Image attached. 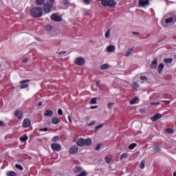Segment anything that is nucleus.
Segmentation results:
<instances>
[{"instance_id": "1", "label": "nucleus", "mask_w": 176, "mask_h": 176, "mask_svg": "<svg viewBox=\"0 0 176 176\" xmlns=\"http://www.w3.org/2000/svg\"><path fill=\"white\" fill-rule=\"evenodd\" d=\"M30 14L32 17L39 19V17H42L43 15V10L41 7L33 8L30 10Z\"/></svg>"}, {"instance_id": "2", "label": "nucleus", "mask_w": 176, "mask_h": 176, "mask_svg": "<svg viewBox=\"0 0 176 176\" xmlns=\"http://www.w3.org/2000/svg\"><path fill=\"white\" fill-rule=\"evenodd\" d=\"M78 146H90L92 144L91 139H83V138H80L76 142Z\"/></svg>"}, {"instance_id": "3", "label": "nucleus", "mask_w": 176, "mask_h": 176, "mask_svg": "<svg viewBox=\"0 0 176 176\" xmlns=\"http://www.w3.org/2000/svg\"><path fill=\"white\" fill-rule=\"evenodd\" d=\"M54 3V0H49V1L47 3H45V5L43 6L44 14H47V13H50V11L53 8Z\"/></svg>"}, {"instance_id": "4", "label": "nucleus", "mask_w": 176, "mask_h": 176, "mask_svg": "<svg viewBox=\"0 0 176 176\" xmlns=\"http://www.w3.org/2000/svg\"><path fill=\"white\" fill-rule=\"evenodd\" d=\"M102 6H105L106 8H114L116 6V1L115 0H105L103 1Z\"/></svg>"}, {"instance_id": "5", "label": "nucleus", "mask_w": 176, "mask_h": 176, "mask_svg": "<svg viewBox=\"0 0 176 176\" xmlns=\"http://www.w3.org/2000/svg\"><path fill=\"white\" fill-rule=\"evenodd\" d=\"M166 16L168 17L169 16H169L168 18H166L165 19L166 24H170V23H173V22L175 23V21H176V14H168Z\"/></svg>"}, {"instance_id": "6", "label": "nucleus", "mask_w": 176, "mask_h": 176, "mask_svg": "<svg viewBox=\"0 0 176 176\" xmlns=\"http://www.w3.org/2000/svg\"><path fill=\"white\" fill-rule=\"evenodd\" d=\"M74 64L76 65H78L79 67H82L86 64V60H85V58L83 57H78L74 60Z\"/></svg>"}, {"instance_id": "7", "label": "nucleus", "mask_w": 176, "mask_h": 176, "mask_svg": "<svg viewBox=\"0 0 176 176\" xmlns=\"http://www.w3.org/2000/svg\"><path fill=\"white\" fill-rule=\"evenodd\" d=\"M51 148L54 152H60L61 151V145L58 143H52Z\"/></svg>"}, {"instance_id": "8", "label": "nucleus", "mask_w": 176, "mask_h": 176, "mask_svg": "<svg viewBox=\"0 0 176 176\" xmlns=\"http://www.w3.org/2000/svg\"><path fill=\"white\" fill-rule=\"evenodd\" d=\"M139 6L141 8H145L146 6H149V0H140Z\"/></svg>"}, {"instance_id": "9", "label": "nucleus", "mask_w": 176, "mask_h": 176, "mask_svg": "<svg viewBox=\"0 0 176 176\" xmlns=\"http://www.w3.org/2000/svg\"><path fill=\"white\" fill-rule=\"evenodd\" d=\"M51 20H52V21H61V16H60L58 14L54 13L51 16Z\"/></svg>"}, {"instance_id": "10", "label": "nucleus", "mask_w": 176, "mask_h": 176, "mask_svg": "<svg viewBox=\"0 0 176 176\" xmlns=\"http://www.w3.org/2000/svg\"><path fill=\"white\" fill-rule=\"evenodd\" d=\"M23 126L25 129L30 127V126H31V120L28 118H25L23 121Z\"/></svg>"}, {"instance_id": "11", "label": "nucleus", "mask_w": 176, "mask_h": 176, "mask_svg": "<svg viewBox=\"0 0 176 176\" xmlns=\"http://www.w3.org/2000/svg\"><path fill=\"white\" fill-rule=\"evenodd\" d=\"M78 151H79V148L77 146H73L69 148V153L75 155V153H78Z\"/></svg>"}, {"instance_id": "12", "label": "nucleus", "mask_w": 176, "mask_h": 176, "mask_svg": "<svg viewBox=\"0 0 176 176\" xmlns=\"http://www.w3.org/2000/svg\"><path fill=\"white\" fill-rule=\"evenodd\" d=\"M150 67L151 69H156L157 68V58H155L153 59Z\"/></svg>"}, {"instance_id": "13", "label": "nucleus", "mask_w": 176, "mask_h": 176, "mask_svg": "<svg viewBox=\"0 0 176 176\" xmlns=\"http://www.w3.org/2000/svg\"><path fill=\"white\" fill-rule=\"evenodd\" d=\"M14 116H16L19 120L24 118L23 115V112H20V111L17 110L14 112Z\"/></svg>"}, {"instance_id": "14", "label": "nucleus", "mask_w": 176, "mask_h": 176, "mask_svg": "<svg viewBox=\"0 0 176 176\" xmlns=\"http://www.w3.org/2000/svg\"><path fill=\"white\" fill-rule=\"evenodd\" d=\"M163 115L160 113H157L154 116L151 117L152 122H156V120H159V119H162Z\"/></svg>"}, {"instance_id": "15", "label": "nucleus", "mask_w": 176, "mask_h": 176, "mask_svg": "<svg viewBox=\"0 0 176 176\" xmlns=\"http://www.w3.org/2000/svg\"><path fill=\"white\" fill-rule=\"evenodd\" d=\"M116 50V47L115 45H109L107 47V51L109 53H112V52H115Z\"/></svg>"}, {"instance_id": "16", "label": "nucleus", "mask_w": 176, "mask_h": 176, "mask_svg": "<svg viewBox=\"0 0 176 176\" xmlns=\"http://www.w3.org/2000/svg\"><path fill=\"white\" fill-rule=\"evenodd\" d=\"M163 69H164V64L160 63L157 67L158 74H162V72H163Z\"/></svg>"}, {"instance_id": "17", "label": "nucleus", "mask_w": 176, "mask_h": 176, "mask_svg": "<svg viewBox=\"0 0 176 176\" xmlns=\"http://www.w3.org/2000/svg\"><path fill=\"white\" fill-rule=\"evenodd\" d=\"M134 52V50L133 48H129L126 51L125 56L126 57H129V56H131L133 54V52Z\"/></svg>"}, {"instance_id": "18", "label": "nucleus", "mask_w": 176, "mask_h": 176, "mask_svg": "<svg viewBox=\"0 0 176 176\" xmlns=\"http://www.w3.org/2000/svg\"><path fill=\"white\" fill-rule=\"evenodd\" d=\"M60 122H61V120L57 117H54L52 119V122L53 123V124H58Z\"/></svg>"}, {"instance_id": "19", "label": "nucleus", "mask_w": 176, "mask_h": 176, "mask_svg": "<svg viewBox=\"0 0 176 176\" xmlns=\"http://www.w3.org/2000/svg\"><path fill=\"white\" fill-rule=\"evenodd\" d=\"M83 171V168L81 166H76L74 169V173H82Z\"/></svg>"}, {"instance_id": "20", "label": "nucleus", "mask_w": 176, "mask_h": 176, "mask_svg": "<svg viewBox=\"0 0 176 176\" xmlns=\"http://www.w3.org/2000/svg\"><path fill=\"white\" fill-rule=\"evenodd\" d=\"M45 116H47V117L53 116V111L46 110L45 113Z\"/></svg>"}, {"instance_id": "21", "label": "nucleus", "mask_w": 176, "mask_h": 176, "mask_svg": "<svg viewBox=\"0 0 176 176\" xmlns=\"http://www.w3.org/2000/svg\"><path fill=\"white\" fill-rule=\"evenodd\" d=\"M105 38H107V39H109L110 36H111V28L108 29L107 31L106 32L105 34H104Z\"/></svg>"}, {"instance_id": "22", "label": "nucleus", "mask_w": 176, "mask_h": 176, "mask_svg": "<svg viewBox=\"0 0 176 176\" xmlns=\"http://www.w3.org/2000/svg\"><path fill=\"white\" fill-rule=\"evenodd\" d=\"M83 14L85 16H91V10H83Z\"/></svg>"}, {"instance_id": "23", "label": "nucleus", "mask_w": 176, "mask_h": 176, "mask_svg": "<svg viewBox=\"0 0 176 176\" xmlns=\"http://www.w3.org/2000/svg\"><path fill=\"white\" fill-rule=\"evenodd\" d=\"M133 89H137L140 87V84H138V82H133L131 85Z\"/></svg>"}, {"instance_id": "24", "label": "nucleus", "mask_w": 176, "mask_h": 176, "mask_svg": "<svg viewBox=\"0 0 176 176\" xmlns=\"http://www.w3.org/2000/svg\"><path fill=\"white\" fill-rule=\"evenodd\" d=\"M127 157H129V153H124L120 155V159L122 160V159H127Z\"/></svg>"}, {"instance_id": "25", "label": "nucleus", "mask_w": 176, "mask_h": 176, "mask_svg": "<svg viewBox=\"0 0 176 176\" xmlns=\"http://www.w3.org/2000/svg\"><path fill=\"white\" fill-rule=\"evenodd\" d=\"M164 62L165 63L166 65H168V64H171V63H173V58H169L165 59Z\"/></svg>"}, {"instance_id": "26", "label": "nucleus", "mask_w": 176, "mask_h": 176, "mask_svg": "<svg viewBox=\"0 0 176 176\" xmlns=\"http://www.w3.org/2000/svg\"><path fill=\"white\" fill-rule=\"evenodd\" d=\"M165 133L166 134H173V133H174V129H173L171 128H168V129H165Z\"/></svg>"}, {"instance_id": "27", "label": "nucleus", "mask_w": 176, "mask_h": 176, "mask_svg": "<svg viewBox=\"0 0 176 176\" xmlns=\"http://www.w3.org/2000/svg\"><path fill=\"white\" fill-rule=\"evenodd\" d=\"M36 3L38 6H42L45 3V0H36Z\"/></svg>"}, {"instance_id": "28", "label": "nucleus", "mask_w": 176, "mask_h": 176, "mask_svg": "<svg viewBox=\"0 0 176 176\" xmlns=\"http://www.w3.org/2000/svg\"><path fill=\"white\" fill-rule=\"evenodd\" d=\"M109 68V65L108 63H105L101 65L100 69H108Z\"/></svg>"}, {"instance_id": "29", "label": "nucleus", "mask_w": 176, "mask_h": 176, "mask_svg": "<svg viewBox=\"0 0 176 176\" xmlns=\"http://www.w3.org/2000/svg\"><path fill=\"white\" fill-rule=\"evenodd\" d=\"M138 100V98H137V97L133 98L130 101L131 105H134V104H136V102H137Z\"/></svg>"}, {"instance_id": "30", "label": "nucleus", "mask_w": 176, "mask_h": 176, "mask_svg": "<svg viewBox=\"0 0 176 176\" xmlns=\"http://www.w3.org/2000/svg\"><path fill=\"white\" fill-rule=\"evenodd\" d=\"M21 141H22L23 142H25V141H27V140H28V136H27V134L23 135V137L20 138Z\"/></svg>"}, {"instance_id": "31", "label": "nucleus", "mask_w": 176, "mask_h": 176, "mask_svg": "<svg viewBox=\"0 0 176 176\" xmlns=\"http://www.w3.org/2000/svg\"><path fill=\"white\" fill-rule=\"evenodd\" d=\"M7 176H17V173L14 171L7 172Z\"/></svg>"}, {"instance_id": "32", "label": "nucleus", "mask_w": 176, "mask_h": 176, "mask_svg": "<svg viewBox=\"0 0 176 176\" xmlns=\"http://www.w3.org/2000/svg\"><path fill=\"white\" fill-rule=\"evenodd\" d=\"M135 146H137V143H132L129 146V149H130V151H133Z\"/></svg>"}, {"instance_id": "33", "label": "nucleus", "mask_w": 176, "mask_h": 176, "mask_svg": "<svg viewBox=\"0 0 176 176\" xmlns=\"http://www.w3.org/2000/svg\"><path fill=\"white\" fill-rule=\"evenodd\" d=\"M104 127V124H101L95 127V133H97V131H98V130H100V129Z\"/></svg>"}, {"instance_id": "34", "label": "nucleus", "mask_w": 176, "mask_h": 176, "mask_svg": "<svg viewBox=\"0 0 176 176\" xmlns=\"http://www.w3.org/2000/svg\"><path fill=\"white\" fill-rule=\"evenodd\" d=\"M60 140V137L59 136H54V138H52V142H57V141Z\"/></svg>"}, {"instance_id": "35", "label": "nucleus", "mask_w": 176, "mask_h": 176, "mask_svg": "<svg viewBox=\"0 0 176 176\" xmlns=\"http://www.w3.org/2000/svg\"><path fill=\"white\" fill-rule=\"evenodd\" d=\"M153 148V150L155 151V152H160V146L157 145H154Z\"/></svg>"}, {"instance_id": "36", "label": "nucleus", "mask_w": 176, "mask_h": 176, "mask_svg": "<svg viewBox=\"0 0 176 176\" xmlns=\"http://www.w3.org/2000/svg\"><path fill=\"white\" fill-rule=\"evenodd\" d=\"M140 168L144 170L145 168V160H143L140 163Z\"/></svg>"}, {"instance_id": "37", "label": "nucleus", "mask_w": 176, "mask_h": 176, "mask_svg": "<svg viewBox=\"0 0 176 176\" xmlns=\"http://www.w3.org/2000/svg\"><path fill=\"white\" fill-rule=\"evenodd\" d=\"M28 82H31V80L26 79V80H22L19 82L21 85H24V83H28Z\"/></svg>"}, {"instance_id": "38", "label": "nucleus", "mask_w": 176, "mask_h": 176, "mask_svg": "<svg viewBox=\"0 0 176 176\" xmlns=\"http://www.w3.org/2000/svg\"><path fill=\"white\" fill-rule=\"evenodd\" d=\"M45 30L46 31H52V30H53V26L47 25L45 26Z\"/></svg>"}, {"instance_id": "39", "label": "nucleus", "mask_w": 176, "mask_h": 176, "mask_svg": "<svg viewBox=\"0 0 176 176\" xmlns=\"http://www.w3.org/2000/svg\"><path fill=\"white\" fill-rule=\"evenodd\" d=\"M16 168H18V170H20L21 171H23V170H24V168H23V166H21V165L19 164H16L15 165Z\"/></svg>"}, {"instance_id": "40", "label": "nucleus", "mask_w": 176, "mask_h": 176, "mask_svg": "<svg viewBox=\"0 0 176 176\" xmlns=\"http://www.w3.org/2000/svg\"><path fill=\"white\" fill-rule=\"evenodd\" d=\"M114 105H115V103H113V102H109L107 104V108L109 109H111Z\"/></svg>"}, {"instance_id": "41", "label": "nucleus", "mask_w": 176, "mask_h": 176, "mask_svg": "<svg viewBox=\"0 0 176 176\" xmlns=\"http://www.w3.org/2000/svg\"><path fill=\"white\" fill-rule=\"evenodd\" d=\"M90 104H97V98H93L91 100Z\"/></svg>"}, {"instance_id": "42", "label": "nucleus", "mask_w": 176, "mask_h": 176, "mask_svg": "<svg viewBox=\"0 0 176 176\" xmlns=\"http://www.w3.org/2000/svg\"><path fill=\"white\" fill-rule=\"evenodd\" d=\"M29 86L30 85L28 84H23L21 85L20 89H27Z\"/></svg>"}, {"instance_id": "43", "label": "nucleus", "mask_w": 176, "mask_h": 176, "mask_svg": "<svg viewBox=\"0 0 176 176\" xmlns=\"http://www.w3.org/2000/svg\"><path fill=\"white\" fill-rule=\"evenodd\" d=\"M103 145H104L103 144H99L95 148V149H96V151H100L101 146H102Z\"/></svg>"}, {"instance_id": "44", "label": "nucleus", "mask_w": 176, "mask_h": 176, "mask_svg": "<svg viewBox=\"0 0 176 176\" xmlns=\"http://www.w3.org/2000/svg\"><path fill=\"white\" fill-rule=\"evenodd\" d=\"M140 79L141 80H148V77H146V76H141Z\"/></svg>"}, {"instance_id": "45", "label": "nucleus", "mask_w": 176, "mask_h": 176, "mask_svg": "<svg viewBox=\"0 0 176 176\" xmlns=\"http://www.w3.org/2000/svg\"><path fill=\"white\" fill-rule=\"evenodd\" d=\"M85 5H90V1L91 0H82Z\"/></svg>"}, {"instance_id": "46", "label": "nucleus", "mask_w": 176, "mask_h": 176, "mask_svg": "<svg viewBox=\"0 0 176 176\" xmlns=\"http://www.w3.org/2000/svg\"><path fill=\"white\" fill-rule=\"evenodd\" d=\"M105 161L107 162V163H108V164H109V163L112 162V160L111 158L105 157Z\"/></svg>"}, {"instance_id": "47", "label": "nucleus", "mask_w": 176, "mask_h": 176, "mask_svg": "<svg viewBox=\"0 0 176 176\" xmlns=\"http://www.w3.org/2000/svg\"><path fill=\"white\" fill-rule=\"evenodd\" d=\"M58 54H60V56H63L64 54H67V52L66 51H61V52H58Z\"/></svg>"}, {"instance_id": "48", "label": "nucleus", "mask_w": 176, "mask_h": 176, "mask_svg": "<svg viewBox=\"0 0 176 176\" xmlns=\"http://www.w3.org/2000/svg\"><path fill=\"white\" fill-rule=\"evenodd\" d=\"M96 86H97L98 87H101V81L98 80V81L96 82Z\"/></svg>"}, {"instance_id": "49", "label": "nucleus", "mask_w": 176, "mask_h": 176, "mask_svg": "<svg viewBox=\"0 0 176 176\" xmlns=\"http://www.w3.org/2000/svg\"><path fill=\"white\" fill-rule=\"evenodd\" d=\"M58 113L60 116H61V115H63V110L61 109H59L58 110Z\"/></svg>"}, {"instance_id": "50", "label": "nucleus", "mask_w": 176, "mask_h": 176, "mask_svg": "<svg viewBox=\"0 0 176 176\" xmlns=\"http://www.w3.org/2000/svg\"><path fill=\"white\" fill-rule=\"evenodd\" d=\"M162 102H165L166 105H168L171 102L170 100H162Z\"/></svg>"}, {"instance_id": "51", "label": "nucleus", "mask_w": 176, "mask_h": 176, "mask_svg": "<svg viewBox=\"0 0 176 176\" xmlns=\"http://www.w3.org/2000/svg\"><path fill=\"white\" fill-rule=\"evenodd\" d=\"M0 126L5 127V122H3V121H0Z\"/></svg>"}, {"instance_id": "52", "label": "nucleus", "mask_w": 176, "mask_h": 176, "mask_svg": "<svg viewBox=\"0 0 176 176\" xmlns=\"http://www.w3.org/2000/svg\"><path fill=\"white\" fill-rule=\"evenodd\" d=\"M151 105H160V102H151Z\"/></svg>"}, {"instance_id": "53", "label": "nucleus", "mask_w": 176, "mask_h": 176, "mask_svg": "<svg viewBox=\"0 0 176 176\" xmlns=\"http://www.w3.org/2000/svg\"><path fill=\"white\" fill-rule=\"evenodd\" d=\"M68 120H69V123L72 124V120L71 119V116H68Z\"/></svg>"}, {"instance_id": "54", "label": "nucleus", "mask_w": 176, "mask_h": 176, "mask_svg": "<svg viewBox=\"0 0 176 176\" xmlns=\"http://www.w3.org/2000/svg\"><path fill=\"white\" fill-rule=\"evenodd\" d=\"M40 130H41V131H47L49 130V129L43 128V129H41Z\"/></svg>"}, {"instance_id": "55", "label": "nucleus", "mask_w": 176, "mask_h": 176, "mask_svg": "<svg viewBox=\"0 0 176 176\" xmlns=\"http://www.w3.org/2000/svg\"><path fill=\"white\" fill-rule=\"evenodd\" d=\"M98 108V106H91V109H97Z\"/></svg>"}, {"instance_id": "56", "label": "nucleus", "mask_w": 176, "mask_h": 176, "mask_svg": "<svg viewBox=\"0 0 176 176\" xmlns=\"http://www.w3.org/2000/svg\"><path fill=\"white\" fill-rule=\"evenodd\" d=\"M23 63H28V58H25L23 60Z\"/></svg>"}, {"instance_id": "57", "label": "nucleus", "mask_w": 176, "mask_h": 176, "mask_svg": "<svg viewBox=\"0 0 176 176\" xmlns=\"http://www.w3.org/2000/svg\"><path fill=\"white\" fill-rule=\"evenodd\" d=\"M132 34H133V35H136V36L140 35V33H138L137 32H133Z\"/></svg>"}, {"instance_id": "58", "label": "nucleus", "mask_w": 176, "mask_h": 176, "mask_svg": "<svg viewBox=\"0 0 176 176\" xmlns=\"http://www.w3.org/2000/svg\"><path fill=\"white\" fill-rule=\"evenodd\" d=\"M94 123H96V122L92 121L91 123L89 124V126H93V124H94Z\"/></svg>"}, {"instance_id": "59", "label": "nucleus", "mask_w": 176, "mask_h": 176, "mask_svg": "<svg viewBox=\"0 0 176 176\" xmlns=\"http://www.w3.org/2000/svg\"><path fill=\"white\" fill-rule=\"evenodd\" d=\"M97 1H98L99 2L102 1L101 5L102 6L103 2H105L106 0H97Z\"/></svg>"}, {"instance_id": "60", "label": "nucleus", "mask_w": 176, "mask_h": 176, "mask_svg": "<svg viewBox=\"0 0 176 176\" xmlns=\"http://www.w3.org/2000/svg\"><path fill=\"white\" fill-rule=\"evenodd\" d=\"M38 107H42V102H38Z\"/></svg>"}, {"instance_id": "61", "label": "nucleus", "mask_w": 176, "mask_h": 176, "mask_svg": "<svg viewBox=\"0 0 176 176\" xmlns=\"http://www.w3.org/2000/svg\"><path fill=\"white\" fill-rule=\"evenodd\" d=\"M63 3L65 5H67V3H68V1H67V0L63 1Z\"/></svg>"}, {"instance_id": "62", "label": "nucleus", "mask_w": 176, "mask_h": 176, "mask_svg": "<svg viewBox=\"0 0 176 176\" xmlns=\"http://www.w3.org/2000/svg\"><path fill=\"white\" fill-rule=\"evenodd\" d=\"M19 162H20L21 163H23V162H24V160L20 158V159L19 160Z\"/></svg>"}, {"instance_id": "63", "label": "nucleus", "mask_w": 176, "mask_h": 176, "mask_svg": "<svg viewBox=\"0 0 176 176\" xmlns=\"http://www.w3.org/2000/svg\"><path fill=\"white\" fill-rule=\"evenodd\" d=\"M0 67H1V65H0Z\"/></svg>"}]
</instances>
